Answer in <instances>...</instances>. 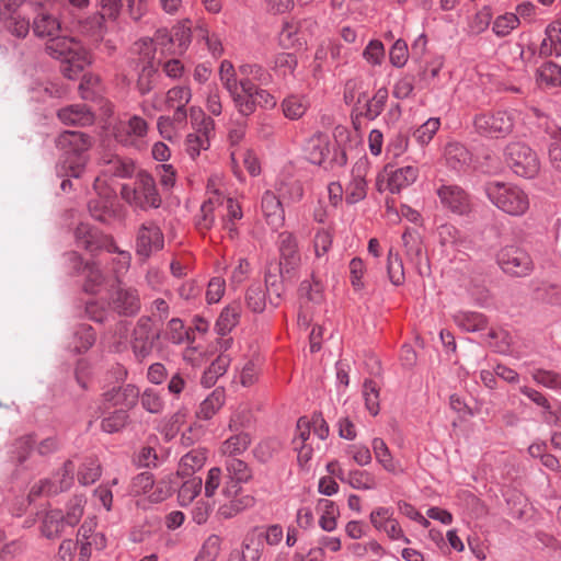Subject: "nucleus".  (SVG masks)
I'll return each mask as SVG.
<instances>
[{
  "label": "nucleus",
  "mask_w": 561,
  "mask_h": 561,
  "mask_svg": "<svg viewBox=\"0 0 561 561\" xmlns=\"http://www.w3.org/2000/svg\"><path fill=\"white\" fill-rule=\"evenodd\" d=\"M49 56L61 60V72L68 79L76 78L91 64L89 53L73 38L55 35L46 43Z\"/></svg>",
  "instance_id": "f257e3e1"
},
{
  "label": "nucleus",
  "mask_w": 561,
  "mask_h": 561,
  "mask_svg": "<svg viewBox=\"0 0 561 561\" xmlns=\"http://www.w3.org/2000/svg\"><path fill=\"white\" fill-rule=\"evenodd\" d=\"M85 499L83 495L73 496L66 505V511L47 510L41 517L39 531L47 539H57L72 529L81 520L84 513Z\"/></svg>",
  "instance_id": "f03ea898"
},
{
  "label": "nucleus",
  "mask_w": 561,
  "mask_h": 561,
  "mask_svg": "<svg viewBox=\"0 0 561 561\" xmlns=\"http://www.w3.org/2000/svg\"><path fill=\"white\" fill-rule=\"evenodd\" d=\"M57 147L64 152L62 169L66 174L79 178L89 161L87 152L92 147V139L81 131H64L56 140Z\"/></svg>",
  "instance_id": "7ed1b4c3"
},
{
  "label": "nucleus",
  "mask_w": 561,
  "mask_h": 561,
  "mask_svg": "<svg viewBox=\"0 0 561 561\" xmlns=\"http://www.w3.org/2000/svg\"><path fill=\"white\" fill-rule=\"evenodd\" d=\"M490 202L511 216H522L529 208L528 195L517 185L504 182H491L485 186Z\"/></svg>",
  "instance_id": "20e7f679"
},
{
  "label": "nucleus",
  "mask_w": 561,
  "mask_h": 561,
  "mask_svg": "<svg viewBox=\"0 0 561 561\" xmlns=\"http://www.w3.org/2000/svg\"><path fill=\"white\" fill-rule=\"evenodd\" d=\"M122 198L133 207L140 209L158 208L161 197L154 179L147 172L140 171L133 185L124 184L121 188Z\"/></svg>",
  "instance_id": "39448f33"
},
{
  "label": "nucleus",
  "mask_w": 561,
  "mask_h": 561,
  "mask_svg": "<svg viewBox=\"0 0 561 561\" xmlns=\"http://www.w3.org/2000/svg\"><path fill=\"white\" fill-rule=\"evenodd\" d=\"M190 119L193 133L185 138V151L193 159H197L203 151L210 147V137L214 135L215 122L207 116L201 107H190Z\"/></svg>",
  "instance_id": "423d86ee"
},
{
  "label": "nucleus",
  "mask_w": 561,
  "mask_h": 561,
  "mask_svg": "<svg viewBox=\"0 0 561 561\" xmlns=\"http://www.w3.org/2000/svg\"><path fill=\"white\" fill-rule=\"evenodd\" d=\"M254 504V496L243 493L241 485H237L234 482H225L220 491L216 516L224 520L231 519L253 507Z\"/></svg>",
  "instance_id": "0eeeda50"
},
{
  "label": "nucleus",
  "mask_w": 561,
  "mask_h": 561,
  "mask_svg": "<svg viewBox=\"0 0 561 561\" xmlns=\"http://www.w3.org/2000/svg\"><path fill=\"white\" fill-rule=\"evenodd\" d=\"M505 161L513 172L519 176L531 179L540 169V162L535 151L520 141L510 142L505 148Z\"/></svg>",
  "instance_id": "6e6552de"
},
{
  "label": "nucleus",
  "mask_w": 561,
  "mask_h": 561,
  "mask_svg": "<svg viewBox=\"0 0 561 561\" xmlns=\"http://www.w3.org/2000/svg\"><path fill=\"white\" fill-rule=\"evenodd\" d=\"M148 129L149 125L145 118L138 115H130L118 119L113 125L112 135L118 144L140 149Z\"/></svg>",
  "instance_id": "1a4fd4ad"
},
{
  "label": "nucleus",
  "mask_w": 561,
  "mask_h": 561,
  "mask_svg": "<svg viewBox=\"0 0 561 561\" xmlns=\"http://www.w3.org/2000/svg\"><path fill=\"white\" fill-rule=\"evenodd\" d=\"M160 337L158 329L153 328L149 317H141L136 323L131 336V348L137 359L148 357Z\"/></svg>",
  "instance_id": "9d476101"
},
{
  "label": "nucleus",
  "mask_w": 561,
  "mask_h": 561,
  "mask_svg": "<svg viewBox=\"0 0 561 561\" xmlns=\"http://www.w3.org/2000/svg\"><path fill=\"white\" fill-rule=\"evenodd\" d=\"M277 248L279 253L278 270L283 276L293 277L301 262L296 236L289 231L280 232L277 239Z\"/></svg>",
  "instance_id": "9b49d317"
},
{
  "label": "nucleus",
  "mask_w": 561,
  "mask_h": 561,
  "mask_svg": "<svg viewBox=\"0 0 561 561\" xmlns=\"http://www.w3.org/2000/svg\"><path fill=\"white\" fill-rule=\"evenodd\" d=\"M514 118L512 114L499 111L490 114H480L474 118V127L481 135L499 138L512 131Z\"/></svg>",
  "instance_id": "f8f14e48"
},
{
  "label": "nucleus",
  "mask_w": 561,
  "mask_h": 561,
  "mask_svg": "<svg viewBox=\"0 0 561 561\" xmlns=\"http://www.w3.org/2000/svg\"><path fill=\"white\" fill-rule=\"evenodd\" d=\"M369 520L377 531L385 534L390 540L410 543V539L405 536L399 520L393 516L392 508L375 507L369 515Z\"/></svg>",
  "instance_id": "ddd939ff"
},
{
  "label": "nucleus",
  "mask_w": 561,
  "mask_h": 561,
  "mask_svg": "<svg viewBox=\"0 0 561 561\" xmlns=\"http://www.w3.org/2000/svg\"><path fill=\"white\" fill-rule=\"evenodd\" d=\"M497 263L501 268L513 276H526L533 270V261L524 250L508 245L497 253Z\"/></svg>",
  "instance_id": "4468645a"
},
{
  "label": "nucleus",
  "mask_w": 561,
  "mask_h": 561,
  "mask_svg": "<svg viewBox=\"0 0 561 561\" xmlns=\"http://www.w3.org/2000/svg\"><path fill=\"white\" fill-rule=\"evenodd\" d=\"M163 244V233L153 221H146L139 227L136 236L137 254L149 257L152 253L160 251Z\"/></svg>",
  "instance_id": "2eb2a0df"
},
{
  "label": "nucleus",
  "mask_w": 561,
  "mask_h": 561,
  "mask_svg": "<svg viewBox=\"0 0 561 561\" xmlns=\"http://www.w3.org/2000/svg\"><path fill=\"white\" fill-rule=\"evenodd\" d=\"M442 205L457 215H467L471 210V202L468 194L457 185H442L437 190Z\"/></svg>",
  "instance_id": "dca6fc26"
},
{
  "label": "nucleus",
  "mask_w": 561,
  "mask_h": 561,
  "mask_svg": "<svg viewBox=\"0 0 561 561\" xmlns=\"http://www.w3.org/2000/svg\"><path fill=\"white\" fill-rule=\"evenodd\" d=\"M111 306L119 314L134 316L140 309V298L136 289L119 286L111 297Z\"/></svg>",
  "instance_id": "f3484780"
},
{
  "label": "nucleus",
  "mask_w": 561,
  "mask_h": 561,
  "mask_svg": "<svg viewBox=\"0 0 561 561\" xmlns=\"http://www.w3.org/2000/svg\"><path fill=\"white\" fill-rule=\"evenodd\" d=\"M217 207L220 208L222 229L231 240L236 239L239 234L237 224L243 217L240 204L231 197L224 196L222 205Z\"/></svg>",
  "instance_id": "a211bd4d"
},
{
  "label": "nucleus",
  "mask_w": 561,
  "mask_h": 561,
  "mask_svg": "<svg viewBox=\"0 0 561 561\" xmlns=\"http://www.w3.org/2000/svg\"><path fill=\"white\" fill-rule=\"evenodd\" d=\"M404 254L420 274H423L422 263L426 260L421 234L413 229H407L402 234Z\"/></svg>",
  "instance_id": "6ab92c4d"
},
{
  "label": "nucleus",
  "mask_w": 561,
  "mask_h": 561,
  "mask_svg": "<svg viewBox=\"0 0 561 561\" xmlns=\"http://www.w3.org/2000/svg\"><path fill=\"white\" fill-rule=\"evenodd\" d=\"M366 171V161H358L353 167L352 180L345 188V199L348 204H355L365 198L367 190Z\"/></svg>",
  "instance_id": "aec40b11"
},
{
  "label": "nucleus",
  "mask_w": 561,
  "mask_h": 561,
  "mask_svg": "<svg viewBox=\"0 0 561 561\" xmlns=\"http://www.w3.org/2000/svg\"><path fill=\"white\" fill-rule=\"evenodd\" d=\"M139 398V390L134 385H126L124 387H113L103 393L104 403L111 407H119L126 411L133 408Z\"/></svg>",
  "instance_id": "412c9836"
},
{
  "label": "nucleus",
  "mask_w": 561,
  "mask_h": 561,
  "mask_svg": "<svg viewBox=\"0 0 561 561\" xmlns=\"http://www.w3.org/2000/svg\"><path fill=\"white\" fill-rule=\"evenodd\" d=\"M261 210L267 222L274 229L283 226L285 211L278 196L273 192L266 191L261 199Z\"/></svg>",
  "instance_id": "4be33fe9"
},
{
  "label": "nucleus",
  "mask_w": 561,
  "mask_h": 561,
  "mask_svg": "<svg viewBox=\"0 0 561 561\" xmlns=\"http://www.w3.org/2000/svg\"><path fill=\"white\" fill-rule=\"evenodd\" d=\"M304 153L308 161L321 165L330 153V138L322 133L312 135L304 146Z\"/></svg>",
  "instance_id": "5701e85b"
},
{
  "label": "nucleus",
  "mask_w": 561,
  "mask_h": 561,
  "mask_svg": "<svg viewBox=\"0 0 561 561\" xmlns=\"http://www.w3.org/2000/svg\"><path fill=\"white\" fill-rule=\"evenodd\" d=\"M224 195L218 191H208V197L201 206L199 215L196 219V227L201 232L208 231L215 221L214 210L217 205H222Z\"/></svg>",
  "instance_id": "b1692460"
},
{
  "label": "nucleus",
  "mask_w": 561,
  "mask_h": 561,
  "mask_svg": "<svg viewBox=\"0 0 561 561\" xmlns=\"http://www.w3.org/2000/svg\"><path fill=\"white\" fill-rule=\"evenodd\" d=\"M245 136V125L238 123L233 125L227 136L228 149L230 153L231 169L237 176L241 174V167L239 165V153L248 147L242 146Z\"/></svg>",
  "instance_id": "393cba45"
},
{
  "label": "nucleus",
  "mask_w": 561,
  "mask_h": 561,
  "mask_svg": "<svg viewBox=\"0 0 561 561\" xmlns=\"http://www.w3.org/2000/svg\"><path fill=\"white\" fill-rule=\"evenodd\" d=\"M252 91L253 82L251 79H240V87L229 93L238 112L244 116H248L255 111V101Z\"/></svg>",
  "instance_id": "a878e982"
},
{
  "label": "nucleus",
  "mask_w": 561,
  "mask_h": 561,
  "mask_svg": "<svg viewBox=\"0 0 561 561\" xmlns=\"http://www.w3.org/2000/svg\"><path fill=\"white\" fill-rule=\"evenodd\" d=\"M168 37L167 31H158L154 38H141L133 45V53L139 56V60L144 66H153L152 61L156 58L157 45L163 44L164 38Z\"/></svg>",
  "instance_id": "bb28decb"
},
{
  "label": "nucleus",
  "mask_w": 561,
  "mask_h": 561,
  "mask_svg": "<svg viewBox=\"0 0 561 561\" xmlns=\"http://www.w3.org/2000/svg\"><path fill=\"white\" fill-rule=\"evenodd\" d=\"M102 174L104 176L130 178L135 171L133 160L115 154H106L102 158Z\"/></svg>",
  "instance_id": "cd10ccee"
},
{
  "label": "nucleus",
  "mask_w": 561,
  "mask_h": 561,
  "mask_svg": "<svg viewBox=\"0 0 561 561\" xmlns=\"http://www.w3.org/2000/svg\"><path fill=\"white\" fill-rule=\"evenodd\" d=\"M78 247L93 253L105 245V237L88 224H80L75 232Z\"/></svg>",
  "instance_id": "c85d7f7f"
},
{
  "label": "nucleus",
  "mask_w": 561,
  "mask_h": 561,
  "mask_svg": "<svg viewBox=\"0 0 561 561\" xmlns=\"http://www.w3.org/2000/svg\"><path fill=\"white\" fill-rule=\"evenodd\" d=\"M61 30L59 20L45 9H41L33 20V32L38 37L50 38Z\"/></svg>",
  "instance_id": "c756f323"
},
{
  "label": "nucleus",
  "mask_w": 561,
  "mask_h": 561,
  "mask_svg": "<svg viewBox=\"0 0 561 561\" xmlns=\"http://www.w3.org/2000/svg\"><path fill=\"white\" fill-rule=\"evenodd\" d=\"M58 118L66 125L87 126L93 123V114L82 104L70 105L58 111Z\"/></svg>",
  "instance_id": "7c9ffc66"
},
{
  "label": "nucleus",
  "mask_w": 561,
  "mask_h": 561,
  "mask_svg": "<svg viewBox=\"0 0 561 561\" xmlns=\"http://www.w3.org/2000/svg\"><path fill=\"white\" fill-rule=\"evenodd\" d=\"M373 451L377 462L388 472L398 474L403 472L400 462L397 461L382 438L376 437L371 442Z\"/></svg>",
  "instance_id": "2f4dec72"
},
{
  "label": "nucleus",
  "mask_w": 561,
  "mask_h": 561,
  "mask_svg": "<svg viewBox=\"0 0 561 561\" xmlns=\"http://www.w3.org/2000/svg\"><path fill=\"white\" fill-rule=\"evenodd\" d=\"M419 176V169L414 165L399 168L389 173L388 188L392 193H399L401 190L413 184Z\"/></svg>",
  "instance_id": "473e14b6"
},
{
  "label": "nucleus",
  "mask_w": 561,
  "mask_h": 561,
  "mask_svg": "<svg viewBox=\"0 0 561 561\" xmlns=\"http://www.w3.org/2000/svg\"><path fill=\"white\" fill-rule=\"evenodd\" d=\"M539 54L546 57L561 56V21L553 22L546 28Z\"/></svg>",
  "instance_id": "72a5a7b5"
},
{
  "label": "nucleus",
  "mask_w": 561,
  "mask_h": 561,
  "mask_svg": "<svg viewBox=\"0 0 561 561\" xmlns=\"http://www.w3.org/2000/svg\"><path fill=\"white\" fill-rule=\"evenodd\" d=\"M241 310L239 301H232L225 307L216 321L217 332L221 335L229 333L239 323Z\"/></svg>",
  "instance_id": "f704fd0d"
},
{
  "label": "nucleus",
  "mask_w": 561,
  "mask_h": 561,
  "mask_svg": "<svg viewBox=\"0 0 561 561\" xmlns=\"http://www.w3.org/2000/svg\"><path fill=\"white\" fill-rule=\"evenodd\" d=\"M262 528L255 527L250 530L244 540L242 549L243 561H259L263 551Z\"/></svg>",
  "instance_id": "c9c22d12"
},
{
  "label": "nucleus",
  "mask_w": 561,
  "mask_h": 561,
  "mask_svg": "<svg viewBox=\"0 0 561 561\" xmlns=\"http://www.w3.org/2000/svg\"><path fill=\"white\" fill-rule=\"evenodd\" d=\"M206 461V454L199 449H193L185 454L179 462L176 477H191L195 471L199 470Z\"/></svg>",
  "instance_id": "e433bc0d"
},
{
  "label": "nucleus",
  "mask_w": 561,
  "mask_h": 561,
  "mask_svg": "<svg viewBox=\"0 0 561 561\" xmlns=\"http://www.w3.org/2000/svg\"><path fill=\"white\" fill-rule=\"evenodd\" d=\"M80 463L78 469V481L83 484H92L101 477V465L99 459L94 456H88L79 459Z\"/></svg>",
  "instance_id": "4c0bfd02"
},
{
  "label": "nucleus",
  "mask_w": 561,
  "mask_h": 561,
  "mask_svg": "<svg viewBox=\"0 0 561 561\" xmlns=\"http://www.w3.org/2000/svg\"><path fill=\"white\" fill-rule=\"evenodd\" d=\"M77 469V465L73 459L67 460L62 468L55 473L53 479H49L53 482V488L49 489L50 492L58 494L60 492L67 491L73 484V473Z\"/></svg>",
  "instance_id": "58836bf2"
},
{
  "label": "nucleus",
  "mask_w": 561,
  "mask_h": 561,
  "mask_svg": "<svg viewBox=\"0 0 561 561\" xmlns=\"http://www.w3.org/2000/svg\"><path fill=\"white\" fill-rule=\"evenodd\" d=\"M536 81L539 87L556 88L561 85V66L548 61L537 69Z\"/></svg>",
  "instance_id": "ea45409f"
},
{
  "label": "nucleus",
  "mask_w": 561,
  "mask_h": 561,
  "mask_svg": "<svg viewBox=\"0 0 561 561\" xmlns=\"http://www.w3.org/2000/svg\"><path fill=\"white\" fill-rule=\"evenodd\" d=\"M225 467L228 472V477L225 482H234L237 485H241L242 483H248L252 479V471L249 466L238 458H229L226 461Z\"/></svg>",
  "instance_id": "a19ab883"
},
{
  "label": "nucleus",
  "mask_w": 561,
  "mask_h": 561,
  "mask_svg": "<svg viewBox=\"0 0 561 561\" xmlns=\"http://www.w3.org/2000/svg\"><path fill=\"white\" fill-rule=\"evenodd\" d=\"M455 323L467 332L482 331L488 325L486 318L479 312L460 311L454 316Z\"/></svg>",
  "instance_id": "79ce46f5"
},
{
  "label": "nucleus",
  "mask_w": 561,
  "mask_h": 561,
  "mask_svg": "<svg viewBox=\"0 0 561 561\" xmlns=\"http://www.w3.org/2000/svg\"><path fill=\"white\" fill-rule=\"evenodd\" d=\"M444 154L446 163L453 169H459L471 160V154L467 148L456 141L446 145Z\"/></svg>",
  "instance_id": "37998d69"
},
{
  "label": "nucleus",
  "mask_w": 561,
  "mask_h": 561,
  "mask_svg": "<svg viewBox=\"0 0 561 561\" xmlns=\"http://www.w3.org/2000/svg\"><path fill=\"white\" fill-rule=\"evenodd\" d=\"M318 508L321 512L319 525L324 531H333L337 525L339 508L333 501L321 499L318 501Z\"/></svg>",
  "instance_id": "c03bdc74"
},
{
  "label": "nucleus",
  "mask_w": 561,
  "mask_h": 561,
  "mask_svg": "<svg viewBox=\"0 0 561 561\" xmlns=\"http://www.w3.org/2000/svg\"><path fill=\"white\" fill-rule=\"evenodd\" d=\"M309 105L306 96L293 94L283 100L282 110L287 118L299 119L305 115Z\"/></svg>",
  "instance_id": "a18cd8bd"
},
{
  "label": "nucleus",
  "mask_w": 561,
  "mask_h": 561,
  "mask_svg": "<svg viewBox=\"0 0 561 561\" xmlns=\"http://www.w3.org/2000/svg\"><path fill=\"white\" fill-rule=\"evenodd\" d=\"M225 403V391L215 389L199 405L197 416L203 420L211 419Z\"/></svg>",
  "instance_id": "49530a36"
},
{
  "label": "nucleus",
  "mask_w": 561,
  "mask_h": 561,
  "mask_svg": "<svg viewBox=\"0 0 561 561\" xmlns=\"http://www.w3.org/2000/svg\"><path fill=\"white\" fill-rule=\"evenodd\" d=\"M107 18L100 11L80 22L81 33L100 41L106 30Z\"/></svg>",
  "instance_id": "de8ad7c7"
},
{
  "label": "nucleus",
  "mask_w": 561,
  "mask_h": 561,
  "mask_svg": "<svg viewBox=\"0 0 561 561\" xmlns=\"http://www.w3.org/2000/svg\"><path fill=\"white\" fill-rule=\"evenodd\" d=\"M290 278L289 276H283L278 267L274 268V272L268 268L265 274V287L270 293V302L273 306H278L282 294L284 291L283 279Z\"/></svg>",
  "instance_id": "09e8293b"
},
{
  "label": "nucleus",
  "mask_w": 561,
  "mask_h": 561,
  "mask_svg": "<svg viewBox=\"0 0 561 561\" xmlns=\"http://www.w3.org/2000/svg\"><path fill=\"white\" fill-rule=\"evenodd\" d=\"M78 543L72 539H65L55 556V561H89V552L85 546L80 547L76 554Z\"/></svg>",
  "instance_id": "8fccbe9b"
},
{
  "label": "nucleus",
  "mask_w": 561,
  "mask_h": 561,
  "mask_svg": "<svg viewBox=\"0 0 561 561\" xmlns=\"http://www.w3.org/2000/svg\"><path fill=\"white\" fill-rule=\"evenodd\" d=\"M82 275L84 276L83 287L87 293L96 294L101 290L105 278L94 263H85Z\"/></svg>",
  "instance_id": "3c124183"
},
{
  "label": "nucleus",
  "mask_w": 561,
  "mask_h": 561,
  "mask_svg": "<svg viewBox=\"0 0 561 561\" xmlns=\"http://www.w3.org/2000/svg\"><path fill=\"white\" fill-rule=\"evenodd\" d=\"M192 99V90L190 87H173L167 93L164 103L168 108L186 107Z\"/></svg>",
  "instance_id": "603ef678"
},
{
  "label": "nucleus",
  "mask_w": 561,
  "mask_h": 561,
  "mask_svg": "<svg viewBox=\"0 0 561 561\" xmlns=\"http://www.w3.org/2000/svg\"><path fill=\"white\" fill-rule=\"evenodd\" d=\"M438 241L442 247H454L460 249L465 247L466 239L460 234L459 230L453 225L445 224L438 227Z\"/></svg>",
  "instance_id": "864d4df0"
},
{
  "label": "nucleus",
  "mask_w": 561,
  "mask_h": 561,
  "mask_svg": "<svg viewBox=\"0 0 561 561\" xmlns=\"http://www.w3.org/2000/svg\"><path fill=\"white\" fill-rule=\"evenodd\" d=\"M251 444V438L247 433H240L230 438L226 439L221 445L222 455L229 456L232 458L234 455L242 454L248 449Z\"/></svg>",
  "instance_id": "5fc2aeb1"
},
{
  "label": "nucleus",
  "mask_w": 561,
  "mask_h": 561,
  "mask_svg": "<svg viewBox=\"0 0 561 561\" xmlns=\"http://www.w3.org/2000/svg\"><path fill=\"white\" fill-rule=\"evenodd\" d=\"M203 481L201 478H191L182 483L179 489L178 499L181 506L190 505L201 493Z\"/></svg>",
  "instance_id": "6e6d98bb"
},
{
  "label": "nucleus",
  "mask_w": 561,
  "mask_h": 561,
  "mask_svg": "<svg viewBox=\"0 0 561 561\" xmlns=\"http://www.w3.org/2000/svg\"><path fill=\"white\" fill-rule=\"evenodd\" d=\"M387 272L390 282L393 285L400 286L404 283L405 275L402 260L392 249L388 252Z\"/></svg>",
  "instance_id": "4d7b16f0"
},
{
  "label": "nucleus",
  "mask_w": 561,
  "mask_h": 561,
  "mask_svg": "<svg viewBox=\"0 0 561 561\" xmlns=\"http://www.w3.org/2000/svg\"><path fill=\"white\" fill-rule=\"evenodd\" d=\"M379 391L380 388L376 381L367 379L363 385V398L368 412L376 416L379 413Z\"/></svg>",
  "instance_id": "13d9d810"
},
{
  "label": "nucleus",
  "mask_w": 561,
  "mask_h": 561,
  "mask_svg": "<svg viewBox=\"0 0 561 561\" xmlns=\"http://www.w3.org/2000/svg\"><path fill=\"white\" fill-rule=\"evenodd\" d=\"M489 345L501 354H507L513 343L512 335L503 329H491L488 333Z\"/></svg>",
  "instance_id": "bf43d9fd"
},
{
  "label": "nucleus",
  "mask_w": 561,
  "mask_h": 561,
  "mask_svg": "<svg viewBox=\"0 0 561 561\" xmlns=\"http://www.w3.org/2000/svg\"><path fill=\"white\" fill-rule=\"evenodd\" d=\"M247 307L253 312H262L266 306L265 291L260 284H252L245 293Z\"/></svg>",
  "instance_id": "052dcab7"
},
{
  "label": "nucleus",
  "mask_w": 561,
  "mask_h": 561,
  "mask_svg": "<svg viewBox=\"0 0 561 561\" xmlns=\"http://www.w3.org/2000/svg\"><path fill=\"white\" fill-rule=\"evenodd\" d=\"M531 377L535 382L542 387L556 391L561 390V375L557 371L537 368L531 371Z\"/></svg>",
  "instance_id": "680f3d73"
},
{
  "label": "nucleus",
  "mask_w": 561,
  "mask_h": 561,
  "mask_svg": "<svg viewBox=\"0 0 561 561\" xmlns=\"http://www.w3.org/2000/svg\"><path fill=\"white\" fill-rule=\"evenodd\" d=\"M388 100V90L386 88L378 89L374 96L367 101L366 111L364 113L365 117L373 121L378 117Z\"/></svg>",
  "instance_id": "e2e57ef3"
},
{
  "label": "nucleus",
  "mask_w": 561,
  "mask_h": 561,
  "mask_svg": "<svg viewBox=\"0 0 561 561\" xmlns=\"http://www.w3.org/2000/svg\"><path fill=\"white\" fill-rule=\"evenodd\" d=\"M176 478L178 477L175 474L170 473L165 478L161 479L157 484L153 485L154 489L149 495V499L156 503L168 499L174 491Z\"/></svg>",
  "instance_id": "0e129e2a"
},
{
  "label": "nucleus",
  "mask_w": 561,
  "mask_h": 561,
  "mask_svg": "<svg viewBox=\"0 0 561 561\" xmlns=\"http://www.w3.org/2000/svg\"><path fill=\"white\" fill-rule=\"evenodd\" d=\"M220 546L221 539L219 536H208L194 561H215L220 552Z\"/></svg>",
  "instance_id": "69168bd1"
},
{
  "label": "nucleus",
  "mask_w": 561,
  "mask_h": 561,
  "mask_svg": "<svg viewBox=\"0 0 561 561\" xmlns=\"http://www.w3.org/2000/svg\"><path fill=\"white\" fill-rule=\"evenodd\" d=\"M277 190L279 196L287 203H298L304 196V186L297 180L282 182Z\"/></svg>",
  "instance_id": "338daca9"
},
{
  "label": "nucleus",
  "mask_w": 561,
  "mask_h": 561,
  "mask_svg": "<svg viewBox=\"0 0 561 561\" xmlns=\"http://www.w3.org/2000/svg\"><path fill=\"white\" fill-rule=\"evenodd\" d=\"M332 242L333 234L331 230L327 228L318 229L312 240L316 257L321 259L323 255H325L331 249Z\"/></svg>",
  "instance_id": "774afa93"
}]
</instances>
